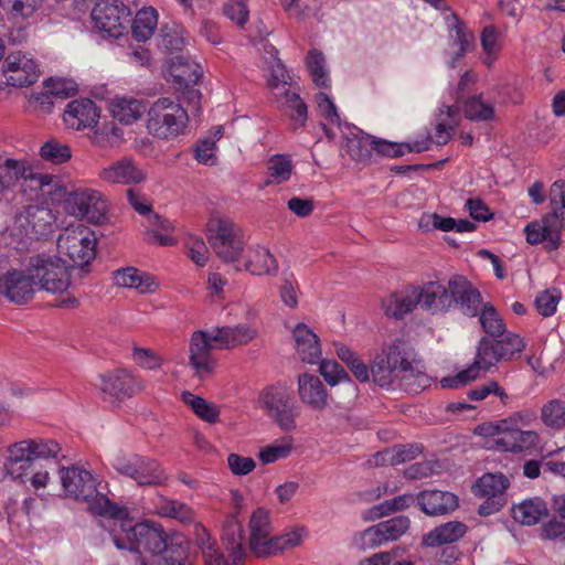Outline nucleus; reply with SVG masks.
<instances>
[{"mask_svg": "<svg viewBox=\"0 0 565 565\" xmlns=\"http://www.w3.org/2000/svg\"><path fill=\"white\" fill-rule=\"evenodd\" d=\"M372 381L380 387L404 386L414 392L425 390L431 379L420 362L412 359L404 341L396 339L383 347L371 362Z\"/></svg>", "mask_w": 565, "mask_h": 565, "instance_id": "1", "label": "nucleus"}, {"mask_svg": "<svg viewBox=\"0 0 565 565\" xmlns=\"http://www.w3.org/2000/svg\"><path fill=\"white\" fill-rule=\"evenodd\" d=\"M189 124L185 108L171 97L156 99L147 110L146 128L160 140L170 141L183 135Z\"/></svg>", "mask_w": 565, "mask_h": 565, "instance_id": "2", "label": "nucleus"}, {"mask_svg": "<svg viewBox=\"0 0 565 565\" xmlns=\"http://www.w3.org/2000/svg\"><path fill=\"white\" fill-rule=\"evenodd\" d=\"M206 237L216 256L235 267L241 264L247 239L241 226L224 217H213L206 226Z\"/></svg>", "mask_w": 565, "mask_h": 565, "instance_id": "3", "label": "nucleus"}, {"mask_svg": "<svg viewBox=\"0 0 565 565\" xmlns=\"http://www.w3.org/2000/svg\"><path fill=\"white\" fill-rule=\"evenodd\" d=\"M476 431L479 435L491 437L489 447L512 454L535 449L541 441V436L536 430H523L503 419L482 424L476 428Z\"/></svg>", "mask_w": 565, "mask_h": 565, "instance_id": "4", "label": "nucleus"}, {"mask_svg": "<svg viewBox=\"0 0 565 565\" xmlns=\"http://www.w3.org/2000/svg\"><path fill=\"white\" fill-rule=\"evenodd\" d=\"M56 217L49 207L32 205L25 207L8 228L15 248H24L31 241L49 234Z\"/></svg>", "mask_w": 565, "mask_h": 565, "instance_id": "5", "label": "nucleus"}, {"mask_svg": "<svg viewBox=\"0 0 565 565\" xmlns=\"http://www.w3.org/2000/svg\"><path fill=\"white\" fill-rule=\"evenodd\" d=\"M110 463L119 475L132 479L141 487L162 486L168 480L160 463L149 457L118 451Z\"/></svg>", "mask_w": 565, "mask_h": 565, "instance_id": "6", "label": "nucleus"}, {"mask_svg": "<svg viewBox=\"0 0 565 565\" xmlns=\"http://www.w3.org/2000/svg\"><path fill=\"white\" fill-rule=\"evenodd\" d=\"M130 18V8L121 0H99L90 11L93 29L104 39L127 35Z\"/></svg>", "mask_w": 565, "mask_h": 565, "instance_id": "7", "label": "nucleus"}, {"mask_svg": "<svg viewBox=\"0 0 565 565\" xmlns=\"http://www.w3.org/2000/svg\"><path fill=\"white\" fill-rule=\"evenodd\" d=\"M28 273H32L36 286L47 292L62 294L71 285L70 269L57 256L41 254L30 257Z\"/></svg>", "mask_w": 565, "mask_h": 565, "instance_id": "8", "label": "nucleus"}, {"mask_svg": "<svg viewBox=\"0 0 565 565\" xmlns=\"http://www.w3.org/2000/svg\"><path fill=\"white\" fill-rule=\"evenodd\" d=\"M97 237L82 223L70 224L57 238L58 252L76 266L88 265L96 256Z\"/></svg>", "mask_w": 565, "mask_h": 565, "instance_id": "9", "label": "nucleus"}, {"mask_svg": "<svg viewBox=\"0 0 565 565\" xmlns=\"http://www.w3.org/2000/svg\"><path fill=\"white\" fill-rule=\"evenodd\" d=\"M500 351L495 341L482 337L477 347L475 360L467 369L458 372L454 376H446L439 381L443 388H458L466 386L477 380L481 373L488 372L498 362L502 361Z\"/></svg>", "mask_w": 565, "mask_h": 565, "instance_id": "10", "label": "nucleus"}, {"mask_svg": "<svg viewBox=\"0 0 565 565\" xmlns=\"http://www.w3.org/2000/svg\"><path fill=\"white\" fill-rule=\"evenodd\" d=\"M258 403L280 429L291 431L297 427L298 407L285 387L273 385L264 388Z\"/></svg>", "mask_w": 565, "mask_h": 565, "instance_id": "11", "label": "nucleus"}, {"mask_svg": "<svg viewBox=\"0 0 565 565\" xmlns=\"http://www.w3.org/2000/svg\"><path fill=\"white\" fill-rule=\"evenodd\" d=\"M65 210L70 215L99 224L105 220L109 205L99 191L81 186L68 193Z\"/></svg>", "mask_w": 565, "mask_h": 565, "instance_id": "12", "label": "nucleus"}, {"mask_svg": "<svg viewBox=\"0 0 565 565\" xmlns=\"http://www.w3.org/2000/svg\"><path fill=\"white\" fill-rule=\"evenodd\" d=\"M213 350H221L214 328L192 333L189 341V365L193 370V374L201 380L212 375L216 366V360L212 354Z\"/></svg>", "mask_w": 565, "mask_h": 565, "instance_id": "13", "label": "nucleus"}, {"mask_svg": "<svg viewBox=\"0 0 565 565\" xmlns=\"http://www.w3.org/2000/svg\"><path fill=\"white\" fill-rule=\"evenodd\" d=\"M2 74L8 86L15 88L35 84L41 75L39 62L28 52H10L2 63Z\"/></svg>", "mask_w": 565, "mask_h": 565, "instance_id": "14", "label": "nucleus"}, {"mask_svg": "<svg viewBox=\"0 0 565 565\" xmlns=\"http://www.w3.org/2000/svg\"><path fill=\"white\" fill-rule=\"evenodd\" d=\"M407 516H395L365 529L355 537V544L363 548H373L386 542L399 539L409 529Z\"/></svg>", "mask_w": 565, "mask_h": 565, "instance_id": "15", "label": "nucleus"}, {"mask_svg": "<svg viewBox=\"0 0 565 565\" xmlns=\"http://www.w3.org/2000/svg\"><path fill=\"white\" fill-rule=\"evenodd\" d=\"M35 280L32 273L25 270L10 269L3 271L0 267V292L15 303H25L31 300L35 292Z\"/></svg>", "mask_w": 565, "mask_h": 565, "instance_id": "16", "label": "nucleus"}, {"mask_svg": "<svg viewBox=\"0 0 565 565\" xmlns=\"http://www.w3.org/2000/svg\"><path fill=\"white\" fill-rule=\"evenodd\" d=\"M62 487L68 497L87 501L97 493V480L86 469L73 466L60 469Z\"/></svg>", "mask_w": 565, "mask_h": 565, "instance_id": "17", "label": "nucleus"}, {"mask_svg": "<svg viewBox=\"0 0 565 565\" xmlns=\"http://www.w3.org/2000/svg\"><path fill=\"white\" fill-rule=\"evenodd\" d=\"M509 486V480L502 473H486L475 483L472 490L477 497L487 498L480 505L479 513L488 515L502 507V495Z\"/></svg>", "mask_w": 565, "mask_h": 565, "instance_id": "18", "label": "nucleus"}, {"mask_svg": "<svg viewBox=\"0 0 565 565\" xmlns=\"http://www.w3.org/2000/svg\"><path fill=\"white\" fill-rule=\"evenodd\" d=\"M416 292L422 309L431 315L444 313L452 307L450 279L447 284L430 280L416 286Z\"/></svg>", "mask_w": 565, "mask_h": 565, "instance_id": "19", "label": "nucleus"}, {"mask_svg": "<svg viewBox=\"0 0 565 565\" xmlns=\"http://www.w3.org/2000/svg\"><path fill=\"white\" fill-rule=\"evenodd\" d=\"M169 75L172 77L173 83L179 88H189V99L199 102L201 93L198 89L191 88L199 83L203 76L202 66L190 57L177 55L170 60L169 63Z\"/></svg>", "mask_w": 565, "mask_h": 565, "instance_id": "20", "label": "nucleus"}, {"mask_svg": "<svg viewBox=\"0 0 565 565\" xmlns=\"http://www.w3.org/2000/svg\"><path fill=\"white\" fill-rule=\"evenodd\" d=\"M248 529L250 551L257 557L269 556L275 540V536H271L269 512L264 508H257L250 515Z\"/></svg>", "mask_w": 565, "mask_h": 565, "instance_id": "21", "label": "nucleus"}, {"mask_svg": "<svg viewBox=\"0 0 565 565\" xmlns=\"http://www.w3.org/2000/svg\"><path fill=\"white\" fill-rule=\"evenodd\" d=\"M98 177L110 184L132 185L146 180L145 171L130 158H121L104 167Z\"/></svg>", "mask_w": 565, "mask_h": 565, "instance_id": "22", "label": "nucleus"}, {"mask_svg": "<svg viewBox=\"0 0 565 565\" xmlns=\"http://www.w3.org/2000/svg\"><path fill=\"white\" fill-rule=\"evenodd\" d=\"M526 242L531 245L543 244L547 250H555L561 245V226L554 223V215L550 213L541 220L529 223L524 228Z\"/></svg>", "mask_w": 565, "mask_h": 565, "instance_id": "23", "label": "nucleus"}, {"mask_svg": "<svg viewBox=\"0 0 565 565\" xmlns=\"http://www.w3.org/2000/svg\"><path fill=\"white\" fill-rule=\"evenodd\" d=\"M100 390L116 399L129 398L143 390V384L129 371L117 370L100 377Z\"/></svg>", "mask_w": 565, "mask_h": 565, "instance_id": "24", "label": "nucleus"}, {"mask_svg": "<svg viewBox=\"0 0 565 565\" xmlns=\"http://www.w3.org/2000/svg\"><path fill=\"white\" fill-rule=\"evenodd\" d=\"M450 287L452 305H458L465 316H478L484 305L479 290L466 277L459 275L450 278Z\"/></svg>", "mask_w": 565, "mask_h": 565, "instance_id": "25", "label": "nucleus"}, {"mask_svg": "<svg viewBox=\"0 0 565 565\" xmlns=\"http://www.w3.org/2000/svg\"><path fill=\"white\" fill-rule=\"evenodd\" d=\"M99 118V110L95 103L88 98L70 102L64 110L65 125L73 130L94 127Z\"/></svg>", "mask_w": 565, "mask_h": 565, "instance_id": "26", "label": "nucleus"}, {"mask_svg": "<svg viewBox=\"0 0 565 565\" xmlns=\"http://www.w3.org/2000/svg\"><path fill=\"white\" fill-rule=\"evenodd\" d=\"M299 399L311 409L322 411L328 406L329 394L321 380L310 373L298 376Z\"/></svg>", "mask_w": 565, "mask_h": 565, "instance_id": "27", "label": "nucleus"}, {"mask_svg": "<svg viewBox=\"0 0 565 565\" xmlns=\"http://www.w3.org/2000/svg\"><path fill=\"white\" fill-rule=\"evenodd\" d=\"M292 338L297 354L302 362L315 364L321 358V345L318 335L306 323H297L292 329Z\"/></svg>", "mask_w": 565, "mask_h": 565, "instance_id": "28", "label": "nucleus"}, {"mask_svg": "<svg viewBox=\"0 0 565 565\" xmlns=\"http://www.w3.org/2000/svg\"><path fill=\"white\" fill-rule=\"evenodd\" d=\"M114 284L118 287L137 289L140 294H153L159 284L154 277L136 267H124L113 274Z\"/></svg>", "mask_w": 565, "mask_h": 565, "instance_id": "29", "label": "nucleus"}, {"mask_svg": "<svg viewBox=\"0 0 565 565\" xmlns=\"http://www.w3.org/2000/svg\"><path fill=\"white\" fill-rule=\"evenodd\" d=\"M236 270H247L252 275H270L278 270L276 258L264 246H254L248 248L245 260L235 267Z\"/></svg>", "mask_w": 565, "mask_h": 565, "instance_id": "30", "label": "nucleus"}, {"mask_svg": "<svg viewBox=\"0 0 565 565\" xmlns=\"http://www.w3.org/2000/svg\"><path fill=\"white\" fill-rule=\"evenodd\" d=\"M419 305L416 286L411 285L405 289L391 294L382 300V309L392 318H402L412 312Z\"/></svg>", "mask_w": 565, "mask_h": 565, "instance_id": "31", "label": "nucleus"}, {"mask_svg": "<svg viewBox=\"0 0 565 565\" xmlns=\"http://www.w3.org/2000/svg\"><path fill=\"white\" fill-rule=\"evenodd\" d=\"M215 337L218 341L220 349H232L245 345L253 341L258 330L253 323H238L236 326L214 328Z\"/></svg>", "mask_w": 565, "mask_h": 565, "instance_id": "32", "label": "nucleus"}, {"mask_svg": "<svg viewBox=\"0 0 565 565\" xmlns=\"http://www.w3.org/2000/svg\"><path fill=\"white\" fill-rule=\"evenodd\" d=\"M266 56L262 61V70L265 73L267 84L271 89H279L281 93L289 90L287 88V71L280 60L277 57V50L271 45L265 46Z\"/></svg>", "mask_w": 565, "mask_h": 565, "instance_id": "33", "label": "nucleus"}, {"mask_svg": "<svg viewBox=\"0 0 565 565\" xmlns=\"http://www.w3.org/2000/svg\"><path fill=\"white\" fill-rule=\"evenodd\" d=\"M418 504L423 512L429 515L446 514L458 505L457 497L448 491H423L418 498Z\"/></svg>", "mask_w": 565, "mask_h": 565, "instance_id": "34", "label": "nucleus"}, {"mask_svg": "<svg viewBox=\"0 0 565 565\" xmlns=\"http://www.w3.org/2000/svg\"><path fill=\"white\" fill-rule=\"evenodd\" d=\"M222 540L226 544L233 562L235 564L241 562L245 555L244 531L236 514L231 513L226 516L223 524Z\"/></svg>", "mask_w": 565, "mask_h": 565, "instance_id": "35", "label": "nucleus"}, {"mask_svg": "<svg viewBox=\"0 0 565 565\" xmlns=\"http://www.w3.org/2000/svg\"><path fill=\"white\" fill-rule=\"evenodd\" d=\"M423 452L419 444L396 445L377 451L372 462L375 466H396L414 460Z\"/></svg>", "mask_w": 565, "mask_h": 565, "instance_id": "36", "label": "nucleus"}, {"mask_svg": "<svg viewBox=\"0 0 565 565\" xmlns=\"http://www.w3.org/2000/svg\"><path fill=\"white\" fill-rule=\"evenodd\" d=\"M466 531L467 526L462 522H447L425 534L422 540V545L425 547H438L445 544H451L461 539Z\"/></svg>", "mask_w": 565, "mask_h": 565, "instance_id": "37", "label": "nucleus"}, {"mask_svg": "<svg viewBox=\"0 0 565 565\" xmlns=\"http://www.w3.org/2000/svg\"><path fill=\"white\" fill-rule=\"evenodd\" d=\"M375 138L364 134L356 127L350 128L345 135L343 150L355 161H364L371 157L374 150Z\"/></svg>", "mask_w": 565, "mask_h": 565, "instance_id": "38", "label": "nucleus"}, {"mask_svg": "<svg viewBox=\"0 0 565 565\" xmlns=\"http://www.w3.org/2000/svg\"><path fill=\"white\" fill-rule=\"evenodd\" d=\"M26 164L7 154H0V194L10 192L25 177Z\"/></svg>", "mask_w": 565, "mask_h": 565, "instance_id": "39", "label": "nucleus"}, {"mask_svg": "<svg viewBox=\"0 0 565 565\" xmlns=\"http://www.w3.org/2000/svg\"><path fill=\"white\" fill-rule=\"evenodd\" d=\"M513 519L523 525H534L548 515L546 503L540 498H531L512 508Z\"/></svg>", "mask_w": 565, "mask_h": 565, "instance_id": "40", "label": "nucleus"}, {"mask_svg": "<svg viewBox=\"0 0 565 565\" xmlns=\"http://www.w3.org/2000/svg\"><path fill=\"white\" fill-rule=\"evenodd\" d=\"M109 110L114 118L125 125H130L141 117L145 106L136 98L116 96L109 103Z\"/></svg>", "mask_w": 565, "mask_h": 565, "instance_id": "41", "label": "nucleus"}, {"mask_svg": "<svg viewBox=\"0 0 565 565\" xmlns=\"http://www.w3.org/2000/svg\"><path fill=\"white\" fill-rule=\"evenodd\" d=\"M156 513L163 518H171L182 524H192L195 522V512L184 502L179 500L159 497L154 505Z\"/></svg>", "mask_w": 565, "mask_h": 565, "instance_id": "42", "label": "nucleus"}, {"mask_svg": "<svg viewBox=\"0 0 565 565\" xmlns=\"http://www.w3.org/2000/svg\"><path fill=\"white\" fill-rule=\"evenodd\" d=\"M181 399L201 420L209 424H216L220 420L221 408L215 403L191 392H183Z\"/></svg>", "mask_w": 565, "mask_h": 565, "instance_id": "43", "label": "nucleus"}, {"mask_svg": "<svg viewBox=\"0 0 565 565\" xmlns=\"http://www.w3.org/2000/svg\"><path fill=\"white\" fill-rule=\"evenodd\" d=\"M131 32L139 42L148 41L158 25V13L152 7L140 9L131 21Z\"/></svg>", "mask_w": 565, "mask_h": 565, "instance_id": "44", "label": "nucleus"}, {"mask_svg": "<svg viewBox=\"0 0 565 565\" xmlns=\"http://www.w3.org/2000/svg\"><path fill=\"white\" fill-rule=\"evenodd\" d=\"M458 107L443 106L437 116V124L433 141L437 145H446L452 137L457 126Z\"/></svg>", "mask_w": 565, "mask_h": 565, "instance_id": "45", "label": "nucleus"}, {"mask_svg": "<svg viewBox=\"0 0 565 565\" xmlns=\"http://www.w3.org/2000/svg\"><path fill=\"white\" fill-rule=\"evenodd\" d=\"M295 166L290 156L288 154H274L267 162V179L266 185L281 184L287 182L294 172Z\"/></svg>", "mask_w": 565, "mask_h": 565, "instance_id": "46", "label": "nucleus"}, {"mask_svg": "<svg viewBox=\"0 0 565 565\" xmlns=\"http://www.w3.org/2000/svg\"><path fill=\"white\" fill-rule=\"evenodd\" d=\"M334 349L338 358L347 364L359 382L365 383L372 379L371 366L369 367L352 349L342 343H334Z\"/></svg>", "mask_w": 565, "mask_h": 565, "instance_id": "47", "label": "nucleus"}, {"mask_svg": "<svg viewBox=\"0 0 565 565\" xmlns=\"http://www.w3.org/2000/svg\"><path fill=\"white\" fill-rule=\"evenodd\" d=\"M306 65L313 84L322 89L330 88V75L326 57L318 50H311L306 57Z\"/></svg>", "mask_w": 565, "mask_h": 565, "instance_id": "48", "label": "nucleus"}, {"mask_svg": "<svg viewBox=\"0 0 565 565\" xmlns=\"http://www.w3.org/2000/svg\"><path fill=\"white\" fill-rule=\"evenodd\" d=\"M543 425L553 430L565 428V401L552 398L544 403L540 411Z\"/></svg>", "mask_w": 565, "mask_h": 565, "instance_id": "49", "label": "nucleus"}, {"mask_svg": "<svg viewBox=\"0 0 565 565\" xmlns=\"http://www.w3.org/2000/svg\"><path fill=\"white\" fill-rule=\"evenodd\" d=\"M294 438L285 436L259 449L258 458L263 465L274 463L288 458L294 450Z\"/></svg>", "mask_w": 565, "mask_h": 565, "instance_id": "50", "label": "nucleus"}, {"mask_svg": "<svg viewBox=\"0 0 565 565\" xmlns=\"http://www.w3.org/2000/svg\"><path fill=\"white\" fill-rule=\"evenodd\" d=\"M127 198L132 209L137 213L146 217L148 225H158L166 231L171 230V223L168 220L162 218L157 213H154L146 198L141 196L132 189L127 190Z\"/></svg>", "mask_w": 565, "mask_h": 565, "instance_id": "51", "label": "nucleus"}, {"mask_svg": "<svg viewBox=\"0 0 565 565\" xmlns=\"http://www.w3.org/2000/svg\"><path fill=\"white\" fill-rule=\"evenodd\" d=\"M449 38L451 41V46L455 49V55L457 60L462 57L473 47V33L457 18L455 19L454 25L449 30Z\"/></svg>", "mask_w": 565, "mask_h": 565, "instance_id": "52", "label": "nucleus"}, {"mask_svg": "<svg viewBox=\"0 0 565 565\" xmlns=\"http://www.w3.org/2000/svg\"><path fill=\"white\" fill-rule=\"evenodd\" d=\"M479 322L482 330L492 338L503 335L505 332V323L497 309L490 303L486 302L478 313Z\"/></svg>", "mask_w": 565, "mask_h": 565, "instance_id": "53", "label": "nucleus"}, {"mask_svg": "<svg viewBox=\"0 0 565 565\" xmlns=\"http://www.w3.org/2000/svg\"><path fill=\"white\" fill-rule=\"evenodd\" d=\"M415 497L413 494H401L395 498L385 500L369 510L370 519H380L391 513L403 511L413 504Z\"/></svg>", "mask_w": 565, "mask_h": 565, "instance_id": "54", "label": "nucleus"}, {"mask_svg": "<svg viewBox=\"0 0 565 565\" xmlns=\"http://www.w3.org/2000/svg\"><path fill=\"white\" fill-rule=\"evenodd\" d=\"M90 141L99 148H109L121 138V130L111 121L97 126L90 135Z\"/></svg>", "mask_w": 565, "mask_h": 565, "instance_id": "55", "label": "nucleus"}, {"mask_svg": "<svg viewBox=\"0 0 565 565\" xmlns=\"http://www.w3.org/2000/svg\"><path fill=\"white\" fill-rule=\"evenodd\" d=\"M32 447L31 439H24L21 441H17L9 446L8 448V458L4 467L11 476H13V466L21 462H32Z\"/></svg>", "mask_w": 565, "mask_h": 565, "instance_id": "56", "label": "nucleus"}, {"mask_svg": "<svg viewBox=\"0 0 565 565\" xmlns=\"http://www.w3.org/2000/svg\"><path fill=\"white\" fill-rule=\"evenodd\" d=\"M490 395L498 396L503 404L508 403L509 396L505 390L494 380L483 382L467 392L468 398L475 402L483 401Z\"/></svg>", "mask_w": 565, "mask_h": 565, "instance_id": "57", "label": "nucleus"}, {"mask_svg": "<svg viewBox=\"0 0 565 565\" xmlns=\"http://www.w3.org/2000/svg\"><path fill=\"white\" fill-rule=\"evenodd\" d=\"M40 156L43 160L61 164L68 161L72 157L70 147L56 140H49L40 149Z\"/></svg>", "mask_w": 565, "mask_h": 565, "instance_id": "58", "label": "nucleus"}, {"mask_svg": "<svg viewBox=\"0 0 565 565\" xmlns=\"http://www.w3.org/2000/svg\"><path fill=\"white\" fill-rule=\"evenodd\" d=\"M186 256L198 266H205L210 258L209 248L202 237L189 235L184 242Z\"/></svg>", "mask_w": 565, "mask_h": 565, "instance_id": "59", "label": "nucleus"}, {"mask_svg": "<svg viewBox=\"0 0 565 565\" xmlns=\"http://www.w3.org/2000/svg\"><path fill=\"white\" fill-rule=\"evenodd\" d=\"M463 111L470 120H491L494 116L493 106L483 102L480 97L469 98L465 103Z\"/></svg>", "mask_w": 565, "mask_h": 565, "instance_id": "60", "label": "nucleus"}, {"mask_svg": "<svg viewBox=\"0 0 565 565\" xmlns=\"http://www.w3.org/2000/svg\"><path fill=\"white\" fill-rule=\"evenodd\" d=\"M481 45L486 54L484 64L491 66L501 50L499 33L494 26H486L481 33Z\"/></svg>", "mask_w": 565, "mask_h": 565, "instance_id": "61", "label": "nucleus"}, {"mask_svg": "<svg viewBox=\"0 0 565 565\" xmlns=\"http://www.w3.org/2000/svg\"><path fill=\"white\" fill-rule=\"evenodd\" d=\"M499 338L500 339L495 340V344L503 360L512 359L515 354H520L525 348L523 340L513 332L505 331L503 335Z\"/></svg>", "mask_w": 565, "mask_h": 565, "instance_id": "62", "label": "nucleus"}, {"mask_svg": "<svg viewBox=\"0 0 565 565\" xmlns=\"http://www.w3.org/2000/svg\"><path fill=\"white\" fill-rule=\"evenodd\" d=\"M132 360L141 369L147 371L159 370L163 365V358L156 351L148 348H134Z\"/></svg>", "mask_w": 565, "mask_h": 565, "instance_id": "63", "label": "nucleus"}, {"mask_svg": "<svg viewBox=\"0 0 565 565\" xmlns=\"http://www.w3.org/2000/svg\"><path fill=\"white\" fill-rule=\"evenodd\" d=\"M44 87L47 94L58 97L68 98L77 93V84L71 78H49L44 82Z\"/></svg>", "mask_w": 565, "mask_h": 565, "instance_id": "64", "label": "nucleus"}]
</instances>
